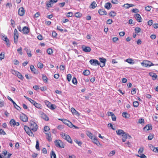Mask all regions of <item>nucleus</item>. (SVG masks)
Wrapping results in <instances>:
<instances>
[{"label": "nucleus", "instance_id": "56", "mask_svg": "<svg viewBox=\"0 0 158 158\" xmlns=\"http://www.w3.org/2000/svg\"><path fill=\"white\" fill-rule=\"evenodd\" d=\"M10 22L12 26V27H15V22L14 20H13L12 19H11L10 20Z\"/></svg>", "mask_w": 158, "mask_h": 158}, {"label": "nucleus", "instance_id": "28", "mask_svg": "<svg viewBox=\"0 0 158 158\" xmlns=\"http://www.w3.org/2000/svg\"><path fill=\"white\" fill-rule=\"evenodd\" d=\"M53 3H54L52 2V1L51 0L46 3V6L50 8L52 6V5Z\"/></svg>", "mask_w": 158, "mask_h": 158}, {"label": "nucleus", "instance_id": "42", "mask_svg": "<svg viewBox=\"0 0 158 158\" xmlns=\"http://www.w3.org/2000/svg\"><path fill=\"white\" fill-rule=\"evenodd\" d=\"M39 141L38 140H37L36 141V144L35 146V148L36 149L39 150H40V148L39 147Z\"/></svg>", "mask_w": 158, "mask_h": 158}, {"label": "nucleus", "instance_id": "52", "mask_svg": "<svg viewBox=\"0 0 158 158\" xmlns=\"http://www.w3.org/2000/svg\"><path fill=\"white\" fill-rule=\"evenodd\" d=\"M74 141L79 146H81L82 144L81 142L78 141L77 139H75Z\"/></svg>", "mask_w": 158, "mask_h": 158}, {"label": "nucleus", "instance_id": "35", "mask_svg": "<svg viewBox=\"0 0 158 158\" xmlns=\"http://www.w3.org/2000/svg\"><path fill=\"white\" fill-rule=\"evenodd\" d=\"M90 72L89 70H85L83 73V74L85 76H88Z\"/></svg>", "mask_w": 158, "mask_h": 158}, {"label": "nucleus", "instance_id": "22", "mask_svg": "<svg viewBox=\"0 0 158 158\" xmlns=\"http://www.w3.org/2000/svg\"><path fill=\"white\" fill-rule=\"evenodd\" d=\"M123 138H127L130 139L131 138V136L129 135L128 134H127L125 132L122 135Z\"/></svg>", "mask_w": 158, "mask_h": 158}, {"label": "nucleus", "instance_id": "60", "mask_svg": "<svg viewBox=\"0 0 158 158\" xmlns=\"http://www.w3.org/2000/svg\"><path fill=\"white\" fill-rule=\"evenodd\" d=\"M5 57V55L4 54L1 53L0 54V60H2Z\"/></svg>", "mask_w": 158, "mask_h": 158}, {"label": "nucleus", "instance_id": "21", "mask_svg": "<svg viewBox=\"0 0 158 158\" xmlns=\"http://www.w3.org/2000/svg\"><path fill=\"white\" fill-rule=\"evenodd\" d=\"M134 6V5L132 4L126 3L124 4L123 6V7L126 8V9H128L130 7H133Z\"/></svg>", "mask_w": 158, "mask_h": 158}, {"label": "nucleus", "instance_id": "38", "mask_svg": "<svg viewBox=\"0 0 158 158\" xmlns=\"http://www.w3.org/2000/svg\"><path fill=\"white\" fill-rule=\"evenodd\" d=\"M51 158H56V156L54 152L53 151H52L51 153Z\"/></svg>", "mask_w": 158, "mask_h": 158}, {"label": "nucleus", "instance_id": "57", "mask_svg": "<svg viewBox=\"0 0 158 158\" xmlns=\"http://www.w3.org/2000/svg\"><path fill=\"white\" fill-rule=\"evenodd\" d=\"M29 101L31 103H32L33 105L35 104V103L36 102L34 100L32 99L31 98L29 99Z\"/></svg>", "mask_w": 158, "mask_h": 158}, {"label": "nucleus", "instance_id": "6", "mask_svg": "<svg viewBox=\"0 0 158 158\" xmlns=\"http://www.w3.org/2000/svg\"><path fill=\"white\" fill-rule=\"evenodd\" d=\"M14 43L16 44L18 41V39L19 36L18 32L16 29L14 30Z\"/></svg>", "mask_w": 158, "mask_h": 158}, {"label": "nucleus", "instance_id": "8", "mask_svg": "<svg viewBox=\"0 0 158 158\" xmlns=\"http://www.w3.org/2000/svg\"><path fill=\"white\" fill-rule=\"evenodd\" d=\"M63 123L67 125L69 127H73L76 128H78L77 127H76L74 125H73L71 122H70L69 120L67 119H64V120H63Z\"/></svg>", "mask_w": 158, "mask_h": 158}, {"label": "nucleus", "instance_id": "32", "mask_svg": "<svg viewBox=\"0 0 158 158\" xmlns=\"http://www.w3.org/2000/svg\"><path fill=\"white\" fill-rule=\"evenodd\" d=\"M116 15V13L115 11H111L109 13V15L112 17H114Z\"/></svg>", "mask_w": 158, "mask_h": 158}, {"label": "nucleus", "instance_id": "16", "mask_svg": "<svg viewBox=\"0 0 158 158\" xmlns=\"http://www.w3.org/2000/svg\"><path fill=\"white\" fill-rule=\"evenodd\" d=\"M149 74L150 76L152 77V79L153 80H155L156 79L157 75L155 73L151 72L149 73Z\"/></svg>", "mask_w": 158, "mask_h": 158}, {"label": "nucleus", "instance_id": "46", "mask_svg": "<svg viewBox=\"0 0 158 158\" xmlns=\"http://www.w3.org/2000/svg\"><path fill=\"white\" fill-rule=\"evenodd\" d=\"M135 32L137 33L140 32L141 29L139 27H136L135 29Z\"/></svg>", "mask_w": 158, "mask_h": 158}, {"label": "nucleus", "instance_id": "37", "mask_svg": "<svg viewBox=\"0 0 158 158\" xmlns=\"http://www.w3.org/2000/svg\"><path fill=\"white\" fill-rule=\"evenodd\" d=\"M30 69L31 72L33 73H35V71L36 70L35 69L34 67V66L31 65L30 66Z\"/></svg>", "mask_w": 158, "mask_h": 158}, {"label": "nucleus", "instance_id": "48", "mask_svg": "<svg viewBox=\"0 0 158 158\" xmlns=\"http://www.w3.org/2000/svg\"><path fill=\"white\" fill-rule=\"evenodd\" d=\"M37 66L39 68L42 69L43 67V64L42 63L40 62H39L37 64Z\"/></svg>", "mask_w": 158, "mask_h": 158}, {"label": "nucleus", "instance_id": "49", "mask_svg": "<svg viewBox=\"0 0 158 158\" xmlns=\"http://www.w3.org/2000/svg\"><path fill=\"white\" fill-rule=\"evenodd\" d=\"M133 106L135 107H137L139 106V103L137 101H135L133 102Z\"/></svg>", "mask_w": 158, "mask_h": 158}, {"label": "nucleus", "instance_id": "45", "mask_svg": "<svg viewBox=\"0 0 158 158\" xmlns=\"http://www.w3.org/2000/svg\"><path fill=\"white\" fill-rule=\"evenodd\" d=\"M82 15L79 12L76 13L75 14V16L77 18H79Z\"/></svg>", "mask_w": 158, "mask_h": 158}, {"label": "nucleus", "instance_id": "24", "mask_svg": "<svg viewBox=\"0 0 158 158\" xmlns=\"http://www.w3.org/2000/svg\"><path fill=\"white\" fill-rule=\"evenodd\" d=\"M125 61L130 64H133L135 63L134 60L131 58L127 59Z\"/></svg>", "mask_w": 158, "mask_h": 158}, {"label": "nucleus", "instance_id": "36", "mask_svg": "<svg viewBox=\"0 0 158 158\" xmlns=\"http://www.w3.org/2000/svg\"><path fill=\"white\" fill-rule=\"evenodd\" d=\"M99 60L101 63H106V59L103 58H99Z\"/></svg>", "mask_w": 158, "mask_h": 158}, {"label": "nucleus", "instance_id": "25", "mask_svg": "<svg viewBox=\"0 0 158 158\" xmlns=\"http://www.w3.org/2000/svg\"><path fill=\"white\" fill-rule=\"evenodd\" d=\"M116 132L117 134L118 135H121L123 134H124V133H125V132L123 130H121V129L117 130L116 131Z\"/></svg>", "mask_w": 158, "mask_h": 158}, {"label": "nucleus", "instance_id": "27", "mask_svg": "<svg viewBox=\"0 0 158 158\" xmlns=\"http://www.w3.org/2000/svg\"><path fill=\"white\" fill-rule=\"evenodd\" d=\"M111 7V4L110 3L107 2L106 3L105 5V8L108 10L110 9Z\"/></svg>", "mask_w": 158, "mask_h": 158}, {"label": "nucleus", "instance_id": "12", "mask_svg": "<svg viewBox=\"0 0 158 158\" xmlns=\"http://www.w3.org/2000/svg\"><path fill=\"white\" fill-rule=\"evenodd\" d=\"M18 14L20 16H23L24 14V9L23 7L20 8L18 10Z\"/></svg>", "mask_w": 158, "mask_h": 158}, {"label": "nucleus", "instance_id": "15", "mask_svg": "<svg viewBox=\"0 0 158 158\" xmlns=\"http://www.w3.org/2000/svg\"><path fill=\"white\" fill-rule=\"evenodd\" d=\"M98 13L101 15H107V13L103 9H99L98 11Z\"/></svg>", "mask_w": 158, "mask_h": 158}, {"label": "nucleus", "instance_id": "30", "mask_svg": "<svg viewBox=\"0 0 158 158\" xmlns=\"http://www.w3.org/2000/svg\"><path fill=\"white\" fill-rule=\"evenodd\" d=\"M35 107L39 109H41L42 106L40 104L36 102L35 103V104L34 105Z\"/></svg>", "mask_w": 158, "mask_h": 158}, {"label": "nucleus", "instance_id": "43", "mask_svg": "<svg viewBox=\"0 0 158 158\" xmlns=\"http://www.w3.org/2000/svg\"><path fill=\"white\" fill-rule=\"evenodd\" d=\"M72 82L74 85H76L77 83V81L75 77H73L72 80Z\"/></svg>", "mask_w": 158, "mask_h": 158}, {"label": "nucleus", "instance_id": "62", "mask_svg": "<svg viewBox=\"0 0 158 158\" xmlns=\"http://www.w3.org/2000/svg\"><path fill=\"white\" fill-rule=\"evenodd\" d=\"M143 147L141 148L138 151V153L139 154H140L143 152Z\"/></svg>", "mask_w": 158, "mask_h": 158}, {"label": "nucleus", "instance_id": "26", "mask_svg": "<svg viewBox=\"0 0 158 158\" xmlns=\"http://www.w3.org/2000/svg\"><path fill=\"white\" fill-rule=\"evenodd\" d=\"M152 129V126L150 125H147L143 128V130L145 131H147Z\"/></svg>", "mask_w": 158, "mask_h": 158}, {"label": "nucleus", "instance_id": "29", "mask_svg": "<svg viewBox=\"0 0 158 158\" xmlns=\"http://www.w3.org/2000/svg\"><path fill=\"white\" fill-rule=\"evenodd\" d=\"M123 116L126 118H128L130 117V115L126 112H123L122 113Z\"/></svg>", "mask_w": 158, "mask_h": 158}, {"label": "nucleus", "instance_id": "61", "mask_svg": "<svg viewBox=\"0 0 158 158\" xmlns=\"http://www.w3.org/2000/svg\"><path fill=\"white\" fill-rule=\"evenodd\" d=\"M113 22V21L111 19H109L106 21V23L108 24H111Z\"/></svg>", "mask_w": 158, "mask_h": 158}, {"label": "nucleus", "instance_id": "5", "mask_svg": "<svg viewBox=\"0 0 158 158\" xmlns=\"http://www.w3.org/2000/svg\"><path fill=\"white\" fill-rule=\"evenodd\" d=\"M141 64L146 67H149L154 65L151 61L147 60H144L143 62L141 63Z\"/></svg>", "mask_w": 158, "mask_h": 158}, {"label": "nucleus", "instance_id": "14", "mask_svg": "<svg viewBox=\"0 0 158 158\" xmlns=\"http://www.w3.org/2000/svg\"><path fill=\"white\" fill-rule=\"evenodd\" d=\"M93 142L95 143V144H96L98 146H99L100 145V143L98 140V139H97L96 136H94V138L93 139H92Z\"/></svg>", "mask_w": 158, "mask_h": 158}, {"label": "nucleus", "instance_id": "7", "mask_svg": "<svg viewBox=\"0 0 158 158\" xmlns=\"http://www.w3.org/2000/svg\"><path fill=\"white\" fill-rule=\"evenodd\" d=\"M7 98L9 100L12 102L14 106L16 109L19 110H21V109L20 107L18 106L16 103L9 96H7Z\"/></svg>", "mask_w": 158, "mask_h": 158}, {"label": "nucleus", "instance_id": "11", "mask_svg": "<svg viewBox=\"0 0 158 158\" xmlns=\"http://www.w3.org/2000/svg\"><path fill=\"white\" fill-rule=\"evenodd\" d=\"M89 62L91 65H98L99 64L98 61L96 59H91L89 60Z\"/></svg>", "mask_w": 158, "mask_h": 158}, {"label": "nucleus", "instance_id": "18", "mask_svg": "<svg viewBox=\"0 0 158 158\" xmlns=\"http://www.w3.org/2000/svg\"><path fill=\"white\" fill-rule=\"evenodd\" d=\"M149 147L150 149L152 150L154 152H158V147L155 148L152 145L150 144L149 145Z\"/></svg>", "mask_w": 158, "mask_h": 158}, {"label": "nucleus", "instance_id": "51", "mask_svg": "<svg viewBox=\"0 0 158 158\" xmlns=\"http://www.w3.org/2000/svg\"><path fill=\"white\" fill-rule=\"evenodd\" d=\"M72 76L70 74H69L67 75V78L69 81H70L71 80Z\"/></svg>", "mask_w": 158, "mask_h": 158}, {"label": "nucleus", "instance_id": "53", "mask_svg": "<svg viewBox=\"0 0 158 158\" xmlns=\"http://www.w3.org/2000/svg\"><path fill=\"white\" fill-rule=\"evenodd\" d=\"M145 10L147 11H150L152 8V6H148L145 7Z\"/></svg>", "mask_w": 158, "mask_h": 158}, {"label": "nucleus", "instance_id": "3", "mask_svg": "<svg viewBox=\"0 0 158 158\" xmlns=\"http://www.w3.org/2000/svg\"><path fill=\"white\" fill-rule=\"evenodd\" d=\"M24 129L28 135L31 137L34 136V135L33 133L31 132V129H30V128H29L27 126H24Z\"/></svg>", "mask_w": 158, "mask_h": 158}, {"label": "nucleus", "instance_id": "64", "mask_svg": "<svg viewBox=\"0 0 158 158\" xmlns=\"http://www.w3.org/2000/svg\"><path fill=\"white\" fill-rule=\"evenodd\" d=\"M144 119L143 118H140L139 119V123L141 124L144 123Z\"/></svg>", "mask_w": 158, "mask_h": 158}, {"label": "nucleus", "instance_id": "34", "mask_svg": "<svg viewBox=\"0 0 158 158\" xmlns=\"http://www.w3.org/2000/svg\"><path fill=\"white\" fill-rule=\"evenodd\" d=\"M17 74L16 76L19 79H20L21 80H23V77L22 76V74L18 72V73H17Z\"/></svg>", "mask_w": 158, "mask_h": 158}, {"label": "nucleus", "instance_id": "4", "mask_svg": "<svg viewBox=\"0 0 158 158\" xmlns=\"http://www.w3.org/2000/svg\"><path fill=\"white\" fill-rule=\"evenodd\" d=\"M55 145L57 147L64 148V144L63 142L59 140H56L54 141Z\"/></svg>", "mask_w": 158, "mask_h": 158}, {"label": "nucleus", "instance_id": "44", "mask_svg": "<svg viewBox=\"0 0 158 158\" xmlns=\"http://www.w3.org/2000/svg\"><path fill=\"white\" fill-rule=\"evenodd\" d=\"M56 107V106L55 105L51 104L49 108L51 110H53L55 109Z\"/></svg>", "mask_w": 158, "mask_h": 158}, {"label": "nucleus", "instance_id": "10", "mask_svg": "<svg viewBox=\"0 0 158 158\" xmlns=\"http://www.w3.org/2000/svg\"><path fill=\"white\" fill-rule=\"evenodd\" d=\"M20 119L23 122H26L28 121L27 116L24 114H22L20 116Z\"/></svg>", "mask_w": 158, "mask_h": 158}, {"label": "nucleus", "instance_id": "63", "mask_svg": "<svg viewBox=\"0 0 158 158\" xmlns=\"http://www.w3.org/2000/svg\"><path fill=\"white\" fill-rule=\"evenodd\" d=\"M153 138V135L152 134L150 135L148 137V139L149 140H151Z\"/></svg>", "mask_w": 158, "mask_h": 158}, {"label": "nucleus", "instance_id": "1", "mask_svg": "<svg viewBox=\"0 0 158 158\" xmlns=\"http://www.w3.org/2000/svg\"><path fill=\"white\" fill-rule=\"evenodd\" d=\"M30 128L31 130L36 131L38 128L37 124L34 122L31 121L30 122Z\"/></svg>", "mask_w": 158, "mask_h": 158}, {"label": "nucleus", "instance_id": "50", "mask_svg": "<svg viewBox=\"0 0 158 158\" xmlns=\"http://www.w3.org/2000/svg\"><path fill=\"white\" fill-rule=\"evenodd\" d=\"M73 15V13L72 12H69L66 14V16L67 17H71Z\"/></svg>", "mask_w": 158, "mask_h": 158}, {"label": "nucleus", "instance_id": "23", "mask_svg": "<svg viewBox=\"0 0 158 158\" xmlns=\"http://www.w3.org/2000/svg\"><path fill=\"white\" fill-rule=\"evenodd\" d=\"M87 135L91 139H93L95 136L90 131H87Z\"/></svg>", "mask_w": 158, "mask_h": 158}, {"label": "nucleus", "instance_id": "19", "mask_svg": "<svg viewBox=\"0 0 158 158\" xmlns=\"http://www.w3.org/2000/svg\"><path fill=\"white\" fill-rule=\"evenodd\" d=\"M22 31L24 34H27L29 32V29L27 27H24L23 28Z\"/></svg>", "mask_w": 158, "mask_h": 158}, {"label": "nucleus", "instance_id": "47", "mask_svg": "<svg viewBox=\"0 0 158 158\" xmlns=\"http://www.w3.org/2000/svg\"><path fill=\"white\" fill-rule=\"evenodd\" d=\"M47 52L48 54L51 55L52 54L53 51L52 49L49 48L47 50Z\"/></svg>", "mask_w": 158, "mask_h": 158}, {"label": "nucleus", "instance_id": "31", "mask_svg": "<svg viewBox=\"0 0 158 158\" xmlns=\"http://www.w3.org/2000/svg\"><path fill=\"white\" fill-rule=\"evenodd\" d=\"M43 76V77H42V78H43V81L46 83H47V82H48V78L47 77H46V76L44 75V74H43L42 75Z\"/></svg>", "mask_w": 158, "mask_h": 158}, {"label": "nucleus", "instance_id": "33", "mask_svg": "<svg viewBox=\"0 0 158 158\" xmlns=\"http://www.w3.org/2000/svg\"><path fill=\"white\" fill-rule=\"evenodd\" d=\"M10 125H12L13 126H15V124H16V122L15 120L12 119L10 121Z\"/></svg>", "mask_w": 158, "mask_h": 158}, {"label": "nucleus", "instance_id": "54", "mask_svg": "<svg viewBox=\"0 0 158 158\" xmlns=\"http://www.w3.org/2000/svg\"><path fill=\"white\" fill-rule=\"evenodd\" d=\"M22 48L21 47H20L19 49H18L17 50V51L19 52V54L20 55H22L23 54V52H22Z\"/></svg>", "mask_w": 158, "mask_h": 158}, {"label": "nucleus", "instance_id": "58", "mask_svg": "<svg viewBox=\"0 0 158 158\" xmlns=\"http://www.w3.org/2000/svg\"><path fill=\"white\" fill-rule=\"evenodd\" d=\"M50 130V128L48 126H45L44 127V130L45 131H48Z\"/></svg>", "mask_w": 158, "mask_h": 158}, {"label": "nucleus", "instance_id": "13", "mask_svg": "<svg viewBox=\"0 0 158 158\" xmlns=\"http://www.w3.org/2000/svg\"><path fill=\"white\" fill-rule=\"evenodd\" d=\"M134 17L135 19L139 22L142 21V18L140 15L138 14H136L135 15Z\"/></svg>", "mask_w": 158, "mask_h": 158}, {"label": "nucleus", "instance_id": "20", "mask_svg": "<svg viewBox=\"0 0 158 158\" xmlns=\"http://www.w3.org/2000/svg\"><path fill=\"white\" fill-rule=\"evenodd\" d=\"M24 50L26 51L27 54L28 56L29 57H31L32 56V55L31 53V51L29 49L27 48H24Z\"/></svg>", "mask_w": 158, "mask_h": 158}, {"label": "nucleus", "instance_id": "17", "mask_svg": "<svg viewBox=\"0 0 158 158\" xmlns=\"http://www.w3.org/2000/svg\"><path fill=\"white\" fill-rule=\"evenodd\" d=\"M71 110L73 114L76 115L77 116L80 115L79 113L73 107L71 108Z\"/></svg>", "mask_w": 158, "mask_h": 158}, {"label": "nucleus", "instance_id": "9", "mask_svg": "<svg viewBox=\"0 0 158 158\" xmlns=\"http://www.w3.org/2000/svg\"><path fill=\"white\" fill-rule=\"evenodd\" d=\"M81 48L83 51L85 52H89L91 51V48L89 47L82 45Z\"/></svg>", "mask_w": 158, "mask_h": 158}, {"label": "nucleus", "instance_id": "41", "mask_svg": "<svg viewBox=\"0 0 158 158\" xmlns=\"http://www.w3.org/2000/svg\"><path fill=\"white\" fill-rule=\"evenodd\" d=\"M46 134L47 135V138L48 139V140L49 141H52V139L51 138V135L49 133H46Z\"/></svg>", "mask_w": 158, "mask_h": 158}, {"label": "nucleus", "instance_id": "40", "mask_svg": "<svg viewBox=\"0 0 158 158\" xmlns=\"http://www.w3.org/2000/svg\"><path fill=\"white\" fill-rule=\"evenodd\" d=\"M91 6H92V8L93 9H94L97 6V4L95 2H93L91 4Z\"/></svg>", "mask_w": 158, "mask_h": 158}, {"label": "nucleus", "instance_id": "55", "mask_svg": "<svg viewBox=\"0 0 158 158\" xmlns=\"http://www.w3.org/2000/svg\"><path fill=\"white\" fill-rule=\"evenodd\" d=\"M115 151L114 150L112 151L109 154V156H113L115 153Z\"/></svg>", "mask_w": 158, "mask_h": 158}, {"label": "nucleus", "instance_id": "2", "mask_svg": "<svg viewBox=\"0 0 158 158\" xmlns=\"http://www.w3.org/2000/svg\"><path fill=\"white\" fill-rule=\"evenodd\" d=\"M60 135L63 139L66 140L69 143H72V139L69 135L64 133H60Z\"/></svg>", "mask_w": 158, "mask_h": 158}, {"label": "nucleus", "instance_id": "59", "mask_svg": "<svg viewBox=\"0 0 158 158\" xmlns=\"http://www.w3.org/2000/svg\"><path fill=\"white\" fill-rule=\"evenodd\" d=\"M45 104L46 105H47V106H48V108L50 107V106L51 104V103L50 102L48 101H46L45 102Z\"/></svg>", "mask_w": 158, "mask_h": 158}, {"label": "nucleus", "instance_id": "39", "mask_svg": "<svg viewBox=\"0 0 158 158\" xmlns=\"http://www.w3.org/2000/svg\"><path fill=\"white\" fill-rule=\"evenodd\" d=\"M3 40L4 41L6 42V45L7 46L10 45V44H9V40L6 37H5L4 39H3Z\"/></svg>", "mask_w": 158, "mask_h": 158}]
</instances>
